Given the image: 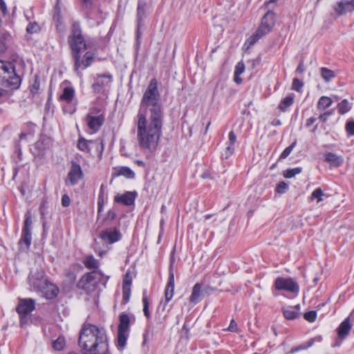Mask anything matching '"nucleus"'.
Here are the masks:
<instances>
[{
    "label": "nucleus",
    "mask_w": 354,
    "mask_h": 354,
    "mask_svg": "<svg viewBox=\"0 0 354 354\" xmlns=\"http://www.w3.org/2000/svg\"><path fill=\"white\" fill-rule=\"evenodd\" d=\"M104 203V199L102 196L98 197L97 201V213L98 214L102 212Z\"/></svg>",
    "instance_id": "nucleus-52"
},
{
    "label": "nucleus",
    "mask_w": 354,
    "mask_h": 354,
    "mask_svg": "<svg viewBox=\"0 0 354 354\" xmlns=\"http://www.w3.org/2000/svg\"><path fill=\"white\" fill-rule=\"evenodd\" d=\"M338 112L343 115L348 112L351 110V105L347 100H343L341 102L337 104Z\"/></svg>",
    "instance_id": "nucleus-33"
},
{
    "label": "nucleus",
    "mask_w": 354,
    "mask_h": 354,
    "mask_svg": "<svg viewBox=\"0 0 354 354\" xmlns=\"http://www.w3.org/2000/svg\"><path fill=\"white\" fill-rule=\"evenodd\" d=\"M228 138H229L230 145H234V142H235V141L236 140V134L234 133V132L231 131L229 133Z\"/></svg>",
    "instance_id": "nucleus-55"
},
{
    "label": "nucleus",
    "mask_w": 354,
    "mask_h": 354,
    "mask_svg": "<svg viewBox=\"0 0 354 354\" xmlns=\"http://www.w3.org/2000/svg\"><path fill=\"white\" fill-rule=\"evenodd\" d=\"M32 234L31 231L22 230L21 236L19 241L20 249L25 250L28 249L31 244Z\"/></svg>",
    "instance_id": "nucleus-20"
},
{
    "label": "nucleus",
    "mask_w": 354,
    "mask_h": 354,
    "mask_svg": "<svg viewBox=\"0 0 354 354\" xmlns=\"http://www.w3.org/2000/svg\"><path fill=\"white\" fill-rule=\"evenodd\" d=\"M71 203V199L68 194H65L62 196V205L64 207H68L70 205Z\"/></svg>",
    "instance_id": "nucleus-51"
},
{
    "label": "nucleus",
    "mask_w": 354,
    "mask_h": 354,
    "mask_svg": "<svg viewBox=\"0 0 354 354\" xmlns=\"http://www.w3.org/2000/svg\"><path fill=\"white\" fill-rule=\"evenodd\" d=\"M120 324L118 325V330L129 332L130 319L127 314L122 313L119 317Z\"/></svg>",
    "instance_id": "nucleus-23"
},
{
    "label": "nucleus",
    "mask_w": 354,
    "mask_h": 354,
    "mask_svg": "<svg viewBox=\"0 0 354 354\" xmlns=\"http://www.w3.org/2000/svg\"><path fill=\"white\" fill-rule=\"evenodd\" d=\"M53 20L56 21L57 24L58 25L61 21V15H60V10H56L54 15H53Z\"/></svg>",
    "instance_id": "nucleus-57"
},
{
    "label": "nucleus",
    "mask_w": 354,
    "mask_h": 354,
    "mask_svg": "<svg viewBox=\"0 0 354 354\" xmlns=\"http://www.w3.org/2000/svg\"><path fill=\"white\" fill-rule=\"evenodd\" d=\"M117 176H124L127 178H134L135 173L128 167H121L116 170Z\"/></svg>",
    "instance_id": "nucleus-30"
},
{
    "label": "nucleus",
    "mask_w": 354,
    "mask_h": 354,
    "mask_svg": "<svg viewBox=\"0 0 354 354\" xmlns=\"http://www.w3.org/2000/svg\"><path fill=\"white\" fill-rule=\"evenodd\" d=\"M304 84L298 78H294L292 82V88L297 91H299L303 87Z\"/></svg>",
    "instance_id": "nucleus-46"
},
{
    "label": "nucleus",
    "mask_w": 354,
    "mask_h": 354,
    "mask_svg": "<svg viewBox=\"0 0 354 354\" xmlns=\"http://www.w3.org/2000/svg\"><path fill=\"white\" fill-rule=\"evenodd\" d=\"M227 330L229 331H231V332H235L237 330V324L236 322L234 321V319H232L231 322H230V326L227 328Z\"/></svg>",
    "instance_id": "nucleus-56"
},
{
    "label": "nucleus",
    "mask_w": 354,
    "mask_h": 354,
    "mask_svg": "<svg viewBox=\"0 0 354 354\" xmlns=\"http://www.w3.org/2000/svg\"><path fill=\"white\" fill-rule=\"evenodd\" d=\"M288 189V185L285 182H280L277 187L276 191L279 194H284Z\"/></svg>",
    "instance_id": "nucleus-44"
},
{
    "label": "nucleus",
    "mask_w": 354,
    "mask_h": 354,
    "mask_svg": "<svg viewBox=\"0 0 354 354\" xmlns=\"http://www.w3.org/2000/svg\"><path fill=\"white\" fill-rule=\"evenodd\" d=\"M324 160L330 164L331 166L338 167L344 162V158L341 156H337L332 152H327L324 155Z\"/></svg>",
    "instance_id": "nucleus-17"
},
{
    "label": "nucleus",
    "mask_w": 354,
    "mask_h": 354,
    "mask_svg": "<svg viewBox=\"0 0 354 354\" xmlns=\"http://www.w3.org/2000/svg\"><path fill=\"white\" fill-rule=\"evenodd\" d=\"M275 22V14L272 10H267L261 19L259 27L245 42V44H248V48L254 45L261 38L270 32L274 26Z\"/></svg>",
    "instance_id": "nucleus-5"
},
{
    "label": "nucleus",
    "mask_w": 354,
    "mask_h": 354,
    "mask_svg": "<svg viewBox=\"0 0 354 354\" xmlns=\"http://www.w3.org/2000/svg\"><path fill=\"white\" fill-rule=\"evenodd\" d=\"M324 195L323 191L320 187H318L315 189L311 196H310V201L317 200V202H320L322 201V196Z\"/></svg>",
    "instance_id": "nucleus-37"
},
{
    "label": "nucleus",
    "mask_w": 354,
    "mask_h": 354,
    "mask_svg": "<svg viewBox=\"0 0 354 354\" xmlns=\"http://www.w3.org/2000/svg\"><path fill=\"white\" fill-rule=\"evenodd\" d=\"M142 304H143V313H144V315L147 317V318H149L150 317V313H149V299H148V297L147 295V292L146 290H145L143 292V297H142Z\"/></svg>",
    "instance_id": "nucleus-34"
},
{
    "label": "nucleus",
    "mask_w": 354,
    "mask_h": 354,
    "mask_svg": "<svg viewBox=\"0 0 354 354\" xmlns=\"http://www.w3.org/2000/svg\"><path fill=\"white\" fill-rule=\"evenodd\" d=\"M122 295H131V286H122Z\"/></svg>",
    "instance_id": "nucleus-64"
},
{
    "label": "nucleus",
    "mask_w": 354,
    "mask_h": 354,
    "mask_svg": "<svg viewBox=\"0 0 354 354\" xmlns=\"http://www.w3.org/2000/svg\"><path fill=\"white\" fill-rule=\"evenodd\" d=\"M75 90L73 87L68 86L64 88L62 94L60 95V100L66 101L67 103H71L74 99Z\"/></svg>",
    "instance_id": "nucleus-24"
},
{
    "label": "nucleus",
    "mask_w": 354,
    "mask_h": 354,
    "mask_svg": "<svg viewBox=\"0 0 354 354\" xmlns=\"http://www.w3.org/2000/svg\"><path fill=\"white\" fill-rule=\"evenodd\" d=\"M28 281L35 290L41 292L47 299H51L57 297V288L44 278V271L41 268H32Z\"/></svg>",
    "instance_id": "nucleus-4"
},
{
    "label": "nucleus",
    "mask_w": 354,
    "mask_h": 354,
    "mask_svg": "<svg viewBox=\"0 0 354 354\" xmlns=\"http://www.w3.org/2000/svg\"><path fill=\"white\" fill-rule=\"evenodd\" d=\"M174 291V274L171 270L169 271V279L165 291L166 303L173 297Z\"/></svg>",
    "instance_id": "nucleus-16"
},
{
    "label": "nucleus",
    "mask_w": 354,
    "mask_h": 354,
    "mask_svg": "<svg viewBox=\"0 0 354 354\" xmlns=\"http://www.w3.org/2000/svg\"><path fill=\"white\" fill-rule=\"evenodd\" d=\"M95 278V272H87L82 276L81 279L77 283V287L80 289L87 290L88 284L91 283Z\"/></svg>",
    "instance_id": "nucleus-19"
},
{
    "label": "nucleus",
    "mask_w": 354,
    "mask_h": 354,
    "mask_svg": "<svg viewBox=\"0 0 354 354\" xmlns=\"http://www.w3.org/2000/svg\"><path fill=\"white\" fill-rule=\"evenodd\" d=\"M35 308V301L33 299H22L17 307V312L19 315L31 314Z\"/></svg>",
    "instance_id": "nucleus-14"
},
{
    "label": "nucleus",
    "mask_w": 354,
    "mask_h": 354,
    "mask_svg": "<svg viewBox=\"0 0 354 354\" xmlns=\"http://www.w3.org/2000/svg\"><path fill=\"white\" fill-rule=\"evenodd\" d=\"M115 217H116L115 212L112 209L109 210V212H107L106 218L111 219V220H114L115 218Z\"/></svg>",
    "instance_id": "nucleus-60"
},
{
    "label": "nucleus",
    "mask_w": 354,
    "mask_h": 354,
    "mask_svg": "<svg viewBox=\"0 0 354 354\" xmlns=\"http://www.w3.org/2000/svg\"><path fill=\"white\" fill-rule=\"evenodd\" d=\"M346 129L349 135L354 136V121H349L346 124Z\"/></svg>",
    "instance_id": "nucleus-48"
},
{
    "label": "nucleus",
    "mask_w": 354,
    "mask_h": 354,
    "mask_svg": "<svg viewBox=\"0 0 354 354\" xmlns=\"http://www.w3.org/2000/svg\"><path fill=\"white\" fill-rule=\"evenodd\" d=\"M47 147L48 146L44 143V140H39L35 144V149L38 155L42 154Z\"/></svg>",
    "instance_id": "nucleus-36"
},
{
    "label": "nucleus",
    "mask_w": 354,
    "mask_h": 354,
    "mask_svg": "<svg viewBox=\"0 0 354 354\" xmlns=\"http://www.w3.org/2000/svg\"><path fill=\"white\" fill-rule=\"evenodd\" d=\"M0 10L3 15H6L8 13L7 6L3 0H0Z\"/></svg>",
    "instance_id": "nucleus-58"
},
{
    "label": "nucleus",
    "mask_w": 354,
    "mask_h": 354,
    "mask_svg": "<svg viewBox=\"0 0 354 354\" xmlns=\"http://www.w3.org/2000/svg\"><path fill=\"white\" fill-rule=\"evenodd\" d=\"M149 329L147 328L143 334V342L142 343V346H145L147 344V342L149 341Z\"/></svg>",
    "instance_id": "nucleus-54"
},
{
    "label": "nucleus",
    "mask_w": 354,
    "mask_h": 354,
    "mask_svg": "<svg viewBox=\"0 0 354 354\" xmlns=\"http://www.w3.org/2000/svg\"><path fill=\"white\" fill-rule=\"evenodd\" d=\"M320 73L322 78L326 82H330L335 76L333 71L330 70L326 67L321 68Z\"/></svg>",
    "instance_id": "nucleus-31"
},
{
    "label": "nucleus",
    "mask_w": 354,
    "mask_h": 354,
    "mask_svg": "<svg viewBox=\"0 0 354 354\" xmlns=\"http://www.w3.org/2000/svg\"><path fill=\"white\" fill-rule=\"evenodd\" d=\"M203 295L201 285L199 283H196L193 288L192 295L189 297V301L193 304H197L201 300V296Z\"/></svg>",
    "instance_id": "nucleus-22"
},
{
    "label": "nucleus",
    "mask_w": 354,
    "mask_h": 354,
    "mask_svg": "<svg viewBox=\"0 0 354 354\" xmlns=\"http://www.w3.org/2000/svg\"><path fill=\"white\" fill-rule=\"evenodd\" d=\"M301 172V168L295 167L293 169H287L284 171L283 176L285 178H290L294 177L296 174H299Z\"/></svg>",
    "instance_id": "nucleus-38"
},
{
    "label": "nucleus",
    "mask_w": 354,
    "mask_h": 354,
    "mask_svg": "<svg viewBox=\"0 0 354 354\" xmlns=\"http://www.w3.org/2000/svg\"><path fill=\"white\" fill-rule=\"evenodd\" d=\"M21 82L13 64L0 60V98L8 96L9 91L17 89Z\"/></svg>",
    "instance_id": "nucleus-3"
},
{
    "label": "nucleus",
    "mask_w": 354,
    "mask_h": 354,
    "mask_svg": "<svg viewBox=\"0 0 354 354\" xmlns=\"http://www.w3.org/2000/svg\"><path fill=\"white\" fill-rule=\"evenodd\" d=\"M90 145H97V142L93 140H87L83 138L78 140L77 147L82 151L88 152L91 149Z\"/></svg>",
    "instance_id": "nucleus-25"
},
{
    "label": "nucleus",
    "mask_w": 354,
    "mask_h": 354,
    "mask_svg": "<svg viewBox=\"0 0 354 354\" xmlns=\"http://www.w3.org/2000/svg\"><path fill=\"white\" fill-rule=\"evenodd\" d=\"M132 282L131 277L129 272H127L123 279L122 286H131Z\"/></svg>",
    "instance_id": "nucleus-49"
},
{
    "label": "nucleus",
    "mask_w": 354,
    "mask_h": 354,
    "mask_svg": "<svg viewBox=\"0 0 354 354\" xmlns=\"http://www.w3.org/2000/svg\"><path fill=\"white\" fill-rule=\"evenodd\" d=\"M316 120H317V118L315 117H311V118H308L306 120V126L307 127H310L311 125H313L315 122Z\"/></svg>",
    "instance_id": "nucleus-62"
},
{
    "label": "nucleus",
    "mask_w": 354,
    "mask_h": 354,
    "mask_svg": "<svg viewBox=\"0 0 354 354\" xmlns=\"http://www.w3.org/2000/svg\"><path fill=\"white\" fill-rule=\"evenodd\" d=\"M20 317V326L24 327L31 322V315L30 314H23L19 315Z\"/></svg>",
    "instance_id": "nucleus-42"
},
{
    "label": "nucleus",
    "mask_w": 354,
    "mask_h": 354,
    "mask_svg": "<svg viewBox=\"0 0 354 354\" xmlns=\"http://www.w3.org/2000/svg\"><path fill=\"white\" fill-rule=\"evenodd\" d=\"M295 145L296 141L293 142L290 146L287 147L281 153L279 160L286 158L290 154Z\"/></svg>",
    "instance_id": "nucleus-40"
},
{
    "label": "nucleus",
    "mask_w": 354,
    "mask_h": 354,
    "mask_svg": "<svg viewBox=\"0 0 354 354\" xmlns=\"http://www.w3.org/2000/svg\"><path fill=\"white\" fill-rule=\"evenodd\" d=\"M294 102V97L289 95L284 97L279 104V109L285 112L288 110V109L293 104Z\"/></svg>",
    "instance_id": "nucleus-28"
},
{
    "label": "nucleus",
    "mask_w": 354,
    "mask_h": 354,
    "mask_svg": "<svg viewBox=\"0 0 354 354\" xmlns=\"http://www.w3.org/2000/svg\"><path fill=\"white\" fill-rule=\"evenodd\" d=\"M283 314L286 319L289 320L295 319L299 317V313L291 307L283 308Z\"/></svg>",
    "instance_id": "nucleus-32"
},
{
    "label": "nucleus",
    "mask_w": 354,
    "mask_h": 354,
    "mask_svg": "<svg viewBox=\"0 0 354 354\" xmlns=\"http://www.w3.org/2000/svg\"><path fill=\"white\" fill-rule=\"evenodd\" d=\"M83 354H105L108 351V339L105 330L95 325H84L78 339Z\"/></svg>",
    "instance_id": "nucleus-2"
},
{
    "label": "nucleus",
    "mask_w": 354,
    "mask_h": 354,
    "mask_svg": "<svg viewBox=\"0 0 354 354\" xmlns=\"http://www.w3.org/2000/svg\"><path fill=\"white\" fill-rule=\"evenodd\" d=\"M352 325L350 323L349 317L346 318L337 328V334L339 338L344 339L348 335Z\"/></svg>",
    "instance_id": "nucleus-18"
},
{
    "label": "nucleus",
    "mask_w": 354,
    "mask_h": 354,
    "mask_svg": "<svg viewBox=\"0 0 354 354\" xmlns=\"http://www.w3.org/2000/svg\"><path fill=\"white\" fill-rule=\"evenodd\" d=\"M274 286L277 290H286L290 292H297L299 285L291 278L278 277L276 279Z\"/></svg>",
    "instance_id": "nucleus-9"
},
{
    "label": "nucleus",
    "mask_w": 354,
    "mask_h": 354,
    "mask_svg": "<svg viewBox=\"0 0 354 354\" xmlns=\"http://www.w3.org/2000/svg\"><path fill=\"white\" fill-rule=\"evenodd\" d=\"M202 290H203V295H209V294L212 293V292H214L215 290V288H214L209 286H205Z\"/></svg>",
    "instance_id": "nucleus-59"
},
{
    "label": "nucleus",
    "mask_w": 354,
    "mask_h": 354,
    "mask_svg": "<svg viewBox=\"0 0 354 354\" xmlns=\"http://www.w3.org/2000/svg\"><path fill=\"white\" fill-rule=\"evenodd\" d=\"M104 117L102 113H100L97 109H92L86 117V124L88 128L93 132H97L102 126Z\"/></svg>",
    "instance_id": "nucleus-8"
},
{
    "label": "nucleus",
    "mask_w": 354,
    "mask_h": 354,
    "mask_svg": "<svg viewBox=\"0 0 354 354\" xmlns=\"http://www.w3.org/2000/svg\"><path fill=\"white\" fill-rule=\"evenodd\" d=\"M65 346L64 338L59 336L56 340L53 342V347L56 351H61Z\"/></svg>",
    "instance_id": "nucleus-35"
},
{
    "label": "nucleus",
    "mask_w": 354,
    "mask_h": 354,
    "mask_svg": "<svg viewBox=\"0 0 354 354\" xmlns=\"http://www.w3.org/2000/svg\"><path fill=\"white\" fill-rule=\"evenodd\" d=\"M31 224H32L31 216H30V212H28L25 214V221H24L22 230L31 231Z\"/></svg>",
    "instance_id": "nucleus-41"
},
{
    "label": "nucleus",
    "mask_w": 354,
    "mask_h": 354,
    "mask_svg": "<svg viewBox=\"0 0 354 354\" xmlns=\"http://www.w3.org/2000/svg\"><path fill=\"white\" fill-rule=\"evenodd\" d=\"M84 174L81 166L75 161L71 162V167L65 179V184L74 186L83 178Z\"/></svg>",
    "instance_id": "nucleus-7"
},
{
    "label": "nucleus",
    "mask_w": 354,
    "mask_h": 354,
    "mask_svg": "<svg viewBox=\"0 0 354 354\" xmlns=\"http://www.w3.org/2000/svg\"><path fill=\"white\" fill-rule=\"evenodd\" d=\"M304 317L306 320H307L309 322H313L315 321L317 317V312L315 310H310L308 312H306L304 315Z\"/></svg>",
    "instance_id": "nucleus-43"
},
{
    "label": "nucleus",
    "mask_w": 354,
    "mask_h": 354,
    "mask_svg": "<svg viewBox=\"0 0 354 354\" xmlns=\"http://www.w3.org/2000/svg\"><path fill=\"white\" fill-rule=\"evenodd\" d=\"M39 30L40 27L36 22H30L26 27V31L29 34L37 33Z\"/></svg>",
    "instance_id": "nucleus-39"
},
{
    "label": "nucleus",
    "mask_w": 354,
    "mask_h": 354,
    "mask_svg": "<svg viewBox=\"0 0 354 354\" xmlns=\"http://www.w3.org/2000/svg\"><path fill=\"white\" fill-rule=\"evenodd\" d=\"M244 71H245V65L242 62H240L236 65L234 73L236 75H240L244 72Z\"/></svg>",
    "instance_id": "nucleus-45"
},
{
    "label": "nucleus",
    "mask_w": 354,
    "mask_h": 354,
    "mask_svg": "<svg viewBox=\"0 0 354 354\" xmlns=\"http://www.w3.org/2000/svg\"><path fill=\"white\" fill-rule=\"evenodd\" d=\"M333 8L338 16H342L354 11V7L348 3V0H340L333 6Z\"/></svg>",
    "instance_id": "nucleus-12"
},
{
    "label": "nucleus",
    "mask_w": 354,
    "mask_h": 354,
    "mask_svg": "<svg viewBox=\"0 0 354 354\" xmlns=\"http://www.w3.org/2000/svg\"><path fill=\"white\" fill-rule=\"evenodd\" d=\"M68 43L71 49L72 57H77V53H84L87 50V45L82 35L79 23L73 24L71 34L68 37Z\"/></svg>",
    "instance_id": "nucleus-6"
},
{
    "label": "nucleus",
    "mask_w": 354,
    "mask_h": 354,
    "mask_svg": "<svg viewBox=\"0 0 354 354\" xmlns=\"http://www.w3.org/2000/svg\"><path fill=\"white\" fill-rule=\"evenodd\" d=\"M129 332L118 330L117 346L122 350L125 347Z\"/></svg>",
    "instance_id": "nucleus-26"
},
{
    "label": "nucleus",
    "mask_w": 354,
    "mask_h": 354,
    "mask_svg": "<svg viewBox=\"0 0 354 354\" xmlns=\"http://www.w3.org/2000/svg\"><path fill=\"white\" fill-rule=\"evenodd\" d=\"M100 238L106 243L112 244L120 240L122 234L117 227L109 228L100 232Z\"/></svg>",
    "instance_id": "nucleus-11"
},
{
    "label": "nucleus",
    "mask_w": 354,
    "mask_h": 354,
    "mask_svg": "<svg viewBox=\"0 0 354 354\" xmlns=\"http://www.w3.org/2000/svg\"><path fill=\"white\" fill-rule=\"evenodd\" d=\"M234 148L233 145H229L226 149L225 153L223 154L225 158H227L230 156H231L234 152Z\"/></svg>",
    "instance_id": "nucleus-50"
},
{
    "label": "nucleus",
    "mask_w": 354,
    "mask_h": 354,
    "mask_svg": "<svg viewBox=\"0 0 354 354\" xmlns=\"http://www.w3.org/2000/svg\"><path fill=\"white\" fill-rule=\"evenodd\" d=\"M81 1V3L82 4V6L85 8H88L92 5L94 0H80Z\"/></svg>",
    "instance_id": "nucleus-61"
},
{
    "label": "nucleus",
    "mask_w": 354,
    "mask_h": 354,
    "mask_svg": "<svg viewBox=\"0 0 354 354\" xmlns=\"http://www.w3.org/2000/svg\"><path fill=\"white\" fill-rule=\"evenodd\" d=\"M332 100L327 96H322L317 103V108L319 111H324L332 104Z\"/></svg>",
    "instance_id": "nucleus-27"
},
{
    "label": "nucleus",
    "mask_w": 354,
    "mask_h": 354,
    "mask_svg": "<svg viewBox=\"0 0 354 354\" xmlns=\"http://www.w3.org/2000/svg\"><path fill=\"white\" fill-rule=\"evenodd\" d=\"M83 263L88 269H97L99 267L97 260L93 255L86 257Z\"/></svg>",
    "instance_id": "nucleus-29"
},
{
    "label": "nucleus",
    "mask_w": 354,
    "mask_h": 354,
    "mask_svg": "<svg viewBox=\"0 0 354 354\" xmlns=\"http://www.w3.org/2000/svg\"><path fill=\"white\" fill-rule=\"evenodd\" d=\"M278 0H268L265 1L263 6L261 8V9H263L264 10H268L273 9V6H272V4H274L277 2Z\"/></svg>",
    "instance_id": "nucleus-47"
},
{
    "label": "nucleus",
    "mask_w": 354,
    "mask_h": 354,
    "mask_svg": "<svg viewBox=\"0 0 354 354\" xmlns=\"http://www.w3.org/2000/svg\"><path fill=\"white\" fill-rule=\"evenodd\" d=\"M136 197V192H127L122 195H116L114 198V201L118 203L130 206L134 203Z\"/></svg>",
    "instance_id": "nucleus-15"
},
{
    "label": "nucleus",
    "mask_w": 354,
    "mask_h": 354,
    "mask_svg": "<svg viewBox=\"0 0 354 354\" xmlns=\"http://www.w3.org/2000/svg\"><path fill=\"white\" fill-rule=\"evenodd\" d=\"M112 82V76L110 75H97L95 79L93 88L95 92L102 91L104 87L109 86Z\"/></svg>",
    "instance_id": "nucleus-13"
},
{
    "label": "nucleus",
    "mask_w": 354,
    "mask_h": 354,
    "mask_svg": "<svg viewBox=\"0 0 354 354\" xmlns=\"http://www.w3.org/2000/svg\"><path fill=\"white\" fill-rule=\"evenodd\" d=\"M164 113L156 78L151 80L141 99L137 115V142L144 151L153 153L162 133Z\"/></svg>",
    "instance_id": "nucleus-1"
},
{
    "label": "nucleus",
    "mask_w": 354,
    "mask_h": 354,
    "mask_svg": "<svg viewBox=\"0 0 354 354\" xmlns=\"http://www.w3.org/2000/svg\"><path fill=\"white\" fill-rule=\"evenodd\" d=\"M74 61V68L77 71L80 68H86L91 65L94 60V54L90 51L77 53V57H72Z\"/></svg>",
    "instance_id": "nucleus-10"
},
{
    "label": "nucleus",
    "mask_w": 354,
    "mask_h": 354,
    "mask_svg": "<svg viewBox=\"0 0 354 354\" xmlns=\"http://www.w3.org/2000/svg\"><path fill=\"white\" fill-rule=\"evenodd\" d=\"M145 4L142 2H138V8H137V20H138V27H137V39H138L140 37V27L141 22L143 19L145 17Z\"/></svg>",
    "instance_id": "nucleus-21"
},
{
    "label": "nucleus",
    "mask_w": 354,
    "mask_h": 354,
    "mask_svg": "<svg viewBox=\"0 0 354 354\" xmlns=\"http://www.w3.org/2000/svg\"><path fill=\"white\" fill-rule=\"evenodd\" d=\"M332 114H333V112H332V111H326V112H325V113H324L321 114V115H319V119L322 122H325L328 120V117H329L330 115H331Z\"/></svg>",
    "instance_id": "nucleus-53"
},
{
    "label": "nucleus",
    "mask_w": 354,
    "mask_h": 354,
    "mask_svg": "<svg viewBox=\"0 0 354 354\" xmlns=\"http://www.w3.org/2000/svg\"><path fill=\"white\" fill-rule=\"evenodd\" d=\"M7 44L5 41L3 40H0V52L1 53H3L6 51V50L7 49Z\"/></svg>",
    "instance_id": "nucleus-63"
}]
</instances>
